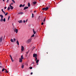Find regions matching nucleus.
Wrapping results in <instances>:
<instances>
[{
	"label": "nucleus",
	"instance_id": "obj_1",
	"mask_svg": "<svg viewBox=\"0 0 76 76\" xmlns=\"http://www.w3.org/2000/svg\"><path fill=\"white\" fill-rule=\"evenodd\" d=\"M33 57H35V61L37 60V54L34 53L33 54Z\"/></svg>",
	"mask_w": 76,
	"mask_h": 76
},
{
	"label": "nucleus",
	"instance_id": "obj_2",
	"mask_svg": "<svg viewBox=\"0 0 76 76\" xmlns=\"http://www.w3.org/2000/svg\"><path fill=\"white\" fill-rule=\"evenodd\" d=\"M32 41V38H30L29 39H28L27 41L26 42L27 44H29V43H31Z\"/></svg>",
	"mask_w": 76,
	"mask_h": 76
},
{
	"label": "nucleus",
	"instance_id": "obj_3",
	"mask_svg": "<svg viewBox=\"0 0 76 76\" xmlns=\"http://www.w3.org/2000/svg\"><path fill=\"white\" fill-rule=\"evenodd\" d=\"M18 30L17 29H16V28H15V29L14 30L15 32H16V34H17V33H18Z\"/></svg>",
	"mask_w": 76,
	"mask_h": 76
},
{
	"label": "nucleus",
	"instance_id": "obj_4",
	"mask_svg": "<svg viewBox=\"0 0 76 76\" xmlns=\"http://www.w3.org/2000/svg\"><path fill=\"white\" fill-rule=\"evenodd\" d=\"M10 9H11V10H12V9H13V6H12V5H11V4H10Z\"/></svg>",
	"mask_w": 76,
	"mask_h": 76
},
{
	"label": "nucleus",
	"instance_id": "obj_5",
	"mask_svg": "<svg viewBox=\"0 0 76 76\" xmlns=\"http://www.w3.org/2000/svg\"><path fill=\"white\" fill-rule=\"evenodd\" d=\"M24 50V47L23 46H21V50L22 51H23V50Z\"/></svg>",
	"mask_w": 76,
	"mask_h": 76
},
{
	"label": "nucleus",
	"instance_id": "obj_6",
	"mask_svg": "<svg viewBox=\"0 0 76 76\" xmlns=\"http://www.w3.org/2000/svg\"><path fill=\"white\" fill-rule=\"evenodd\" d=\"M19 62H20V63H21V62H22V59L19 58Z\"/></svg>",
	"mask_w": 76,
	"mask_h": 76
},
{
	"label": "nucleus",
	"instance_id": "obj_7",
	"mask_svg": "<svg viewBox=\"0 0 76 76\" xmlns=\"http://www.w3.org/2000/svg\"><path fill=\"white\" fill-rule=\"evenodd\" d=\"M18 15H22L23 14V12H20L18 13Z\"/></svg>",
	"mask_w": 76,
	"mask_h": 76
},
{
	"label": "nucleus",
	"instance_id": "obj_8",
	"mask_svg": "<svg viewBox=\"0 0 76 76\" xmlns=\"http://www.w3.org/2000/svg\"><path fill=\"white\" fill-rule=\"evenodd\" d=\"M18 22H19V23H22L23 22V21L22 20H20L18 21Z\"/></svg>",
	"mask_w": 76,
	"mask_h": 76
},
{
	"label": "nucleus",
	"instance_id": "obj_9",
	"mask_svg": "<svg viewBox=\"0 0 76 76\" xmlns=\"http://www.w3.org/2000/svg\"><path fill=\"white\" fill-rule=\"evenodd\" d=\"M27 9H28V7H26L24 8V10H26Z\"/></svg>",
	"mask_w": 76,
	"mask_h": 76
},
{
	"label": "nucleus",
	"instance_id": "obj_10",
	"mask_svg": "<svg viewBox=\"0 0 76 76\" xmlns=\"http://www.w3.org/2000/svg\"><path fill=\"white\" fill-rule=\"evenodd\" d=\"M16 43H17L18 45H19V41H18V40H17V41Z\"/></svg>",
	"mask_w": 76,
	"mask_h": 76
},
{
	"label": "nucleus",
	"instance_id": "obj_11",
	"mask_svg": "<svg viewBox=\"0 0 76 76\" xmlns=\"http://www.w3.org/2000/svg\"><path fill=\"white\" fill-rule=\"evenodd\" d=\"M37 4V2L34 1V2H33V4Z\"/></svg>",
	"mask_w": 76,
	"mask_h": 76
},
{
	"label": "nucleus",
	"instance_id": "obj_12",
	"mask_svg": "<svg viewBox=\"0 0 76 76\" xmlns=\"http://www.w3.org/2000/svg\"><path fill=\"white\" fill-rule=\"evenodd\" d=\"M33 33H34V34H36V32L34 30V29H33Z\"/></svg>",
	"mask_w": 76,
	"mask_h": 76
},
{
	"label": "nucleus",
	"instance_id": "obj_13",
	"mask_svg": "<svg viewBox=\"0 0 76 76\" xmlns=\"http://www.w3.org/2000/svg\"><path fill=\"white\" fill-rule=\"evenodd\" d=\"M21 59H23L24 58H23V55H22L21 56Z\"/></svg>",
	"mask_w": 76,
	"mask_h": 76
},
{
	"label": "nucleus",
	"instance_id": "obj_14",
	"mask_svg": "<svg viewBox=\"0 0 76 76\" xmlns=\"http://www.w3.org/2000/svg\"><path fill=\"white\" fill-rule=\"evenodd\" d=\"M0 17H1V18H3V15H0Z\"/></svg>",
	"mask_w": 76,
	"mask_h": 76
},
{
	"label": "nucleus",
	"instance_id": "obj_15",
	"mask_svg": "<svg viewBox=\"0 0 76 76\" xmlns=\"http://www.w3.org/2000/svg\"><path fill=\"white\" fill-rule=\"evenodd\" d=\"M30 6H31V4H30V3H29V2H28V7H30Z\"/></svg>",
	"mask_w": 76,
	"mask_h": 76
},
{
	"label": "nucleus",
	"instance_id": "obj_16",
	"mask_svg": "<svg viewBox=\"0 0 76 76\" xmlns=\"http://www.w3.org/2000/svg\"><path fill=\"white\" fill-rule=\"evenodd\" d=\"M48 9V7H46V8H45V11L47 10Z\"/></svg>",
	"mask_w": 76,
	"mask_h": 76
},
{
	"label": "nucleus",
	"instance_id": "obj_17",
	"mask_svg": "<svg viewBox=\"0 0 76 76\" xmlns=\"http://www.w3.org/2000/svg\"><path fill=\"white\" fill-rule=\"evenodd\" d=\"M39 62V60L38 59L37 60H36V63H38Z\"/></svg>",
	"mask_w": 76,
	"mask_h": 76
},
{
	"label": "nucleus",
	"instance_id": "obj_18",
	"mask_svg": "<svg viewBox=\"0 0 76 76\" xmlns=\"http://www.w3.org/2000/svg\"><path fill=\"white\" fill-rule=\"evenodd\" d=\"M10 9V7H9L7 8V10H9Z\"/></svg>",
	"mask_w": 76,
	"mask_h": 76
},
{
	"label": "nucleus",
	"instance_id": "obj_19",
	"mask_svg": "<svg viewBox=\"0 0 76 76\" xmlns=\"http://www.w3.org/2000/svg\"><path fill=\"white\" fill-rule=\"evenodd\" d=\"M2 41V37L0 38V42H1Z\"/></svg>",
	"mask_w": 76,
	"mask_h": 76
},
{
	"label": "nucleus",
	"instance_id": "obj_20",
	"mask_svg": "<svg viewBox=\"0 0 76 76\" xmlns=\"http://www.w3.org/2000/svg\"><path fill=\"white\" fill-rule=\"evenodd\" d=\"M24 67V65H23L21 66V68L22 69H23Z\"/></svg>",
	"mask_w": 76,
	"mask_h": 76
},
{
	"label": "nucleus",
	"instance_id": "obj_21",
	"mask_svg": "<svg viewBox=\"0 0 76 76\" xmlns=\"http://www.w3.org/2000/svg\"><path fill=\"white\" fill-rule=\"evenodd\" d=\"M20 7H22V4H20L19 6Z\"/></svg>",
	"mask_w": 76,
	"mask_h": 76
},
{
	"label": "nucleus",
	"instance_id": "obj_22",
	"mask_svg": "<svg viewBox=\"0 0 76 76\" xmlns=\"http://www.w3.org/2000/svg\"><path fill=\"white\" fill-rule=\"evenodd\" d=\"M4 70H5V69L4 68H3L2 69V72H4Z\"/></svg>",
	"mask_w": 76,
	"mask_h": 76
},
{
	"label": "nucleus",
	"instance_id": "obj_23",
	"mask_svg": "<svg viewBox=\"0 0 76 76\" xmlns=\"http://www.w3.org/2000/svg\"><path fill=\"white\" fill-rule=\"evenodd\" d=\"M3 18H1L0 20V21H1V22H3Z\"/></svg>",
	"mask_w": 76,
	"mask_h": 76
},
{
	"label": "nucleus",
	"instance_id": "obj_24",
	"mask_svg": "<svg viewBox=\"0 0 76 76\" xmlns=\"http://www.w3.org/2000/svg\"><path fill=\"white\" fill-rule=\"evenodd\" d=\"M11 59L12 62H13V58H12V57L11 58Z\"/></svg>",
	"mask_w": 76,
	"mask_h": 76
},
{
	"label": "nucleus",
	"instance_id": "obj_25",
	"mask_svg": "<svg viewBox=\"0 0 76 76\" xmlns=\"http://www.w3.org/2000/svg\"><path fill=\"white\" fill-rule=\"evenodd\" d=\"M46 19V17H45L44 18V20H43V22H45V19Z\"/></svg>",
	"mask_w": 76,
	"mask_h": 76
},
{
	"label": "nucleus",
	"instance_id": "obj_26",
	"mask_svg": "<svg viewBox=\"0 0 76 76\" xmlns=\"http://www.w3.org/2000/svg\"><path fill=\"white\" fill-rule=\"evenodd\" d=\"M3 21H4V22H6V19L5 18H4Z\"/></svg>",
	"mask_w": 76,
	"mask_h": 76
},
{
	"label": "nucleus",
	"instance_id": "obj_27",
	"mask_svg": "<svg viewBox=\"0 0 76 76\" xmlns=\"http://www.w3.org/2000/svg\"><path fill=\"white\" fill-rule=\"evenodd\" d=\"M32 18H34V14L33 13H32Z\"/></svg>",
	"mask_w": 76,
	"mask_h": 76
},
{
	"label": "nucleus",
	"instance_id": "obj_28",
	"mask_svg": "<svg viewBox=\"0 0 76 76\" xmlns=\"http://www.w3.org/2000/svg\"><path fill=\"white\" fill-rule=\"evenodd\" d=\"M11 42H13V39H11Z\"/></svg>",
	"mask_w": 76,
	"mask_h": 76
},
{
	"label": "nucleus",
	"instance_id": "obj_29",
	"mask_svg": "<svg viewBox=\"0 0 76 76\" xmlns=\"http://www.w3.org/2000/svg\"><path fill=\"white\" fill-rule=\"evenodd\" d=\"M13 40L14 41V42H15L16 41V39H15V38H14Z\"/></svg>",
	"mask_w": 76,
	"mask_h": 76
},
{
	"label": "nucleus",
	"instance_id": "obj_30",
	"mask_svg": "<svg viewBox=\"0 0 76 76\" xmlns=\"http://www.w3.org/2000/svg\"><path fill=\"white\" fill-rule=\"evenodd\" d=\"M12 2H13V3H15V1H14V0H12Z\"/></svg>",
	"mask_w": 76,
	"mask_h": 76
},
{
	"label": "nucleus",
	"instance_id": "obj_31",
	"mask_svg": "<svg viewBox=\"0 0 76 76\" xmlns=\"http://www.w3.org/2000/svg\"><path fill=\"white\" fill-rule=\"evenodd\" d=\"M9 0H7V3H9Z\"/></svg>",
	"mask_w": 76,
	"mask_h": 76
},
{
	"label": "nucleus",
	"instance_id": "obj_32",
	"mask_svg": "<svg viewBox=\"0 0 76 76\" xmlns=\"http://www.w3.org/2000/svg\"><path fill=\"white\" fill-rule=\"evenodd\" d=\"M8 14V13L7 12V13H6V14L5 15V16H7V14Z\"/></svg>",
	"mask_w": 76,
	"mask_h": 76
},
{
	"label": "nucleus",
	"instance_id": "obj_33",
	"mask_svg": "<svg viewBox=\"0 0 76 76\" xmlns=\"http://www.w3.org/2000/svg\"><path fill=\"white\" fill-rule=\"evenodd\" d=\"M42 10H45V8H43L42 9Z\"/></svg>",
	"mask_w": 76,
	"mask_h": 76
},
{
	"label": "nucleus",
	"instance_id": "obj_34",
	"mask_svg": "<svg viewBox=\"0 0 76 76\" xmlns=\"http://www.w3.org/2000/svg\"><path fill=\"white\" fill-rule=\"evenodd\" d=\"M29 50H28V52H27L26 53L27 54H28V53H29Z\"/></svg>",
	"mask_w": 76,
	"mask_h": 76
},
{
	"label": "nucleus",
	"instance_id": "obj_35",
	"mask_svg": "<svg viewBox=\"0 0 76 76\" xmlns=\"http://www.w3.org/2000/svg\"><path fill=\"white\" fill-rule=\"evenodd\" d=\"M35 36V35L34 34H33L31 36V37H34Z\"/></svg>",
	"mask_w": 76,
	"mask_h": 76
},
{
	"label": "nucleus",
	"instance_id": "obj_36",
	"mask_svg": "<svg viewBox=\"0 0 76 76\" xmlns=\"http://www.w3.org/2000/svg\"><path fill=\"white\" fill-rule=\"evenodd\" d=\"M3 12L4 14H6V12H5L4 11H3Z\"/></svg>",
	"mask_w": 76,
	"mask_h": 76
},
{
	"label": "nucleus",
	"instance_id": "obj_37",
	"mask_svg": "<svg viewBox=\"0 0 76 76\" xmlns=\"http://www.w3.org/2000/svg\"><path fill=\"white\" fill-rule=\"evenodd\" d=\"M10 58H12V55H10Z\"/></svg>",
	"mask_w": 76,
	"mask_h": 76
},
{
	"label": "nucleus",
	"instance_id": "obj_38",
	"mask_svg": "<svg viewBox=\"0 0 76 76\" xmlns=\"http://www.w3.org/2000/svg\"><path fill=\"white\" fill-rule=\"evenodd\" d=\"M10 16H8V20H9V19H10Z\"/></svg>",
	"mask_w": 76,
	"mask_h": 76
},
{
	"label": "nucleus",
	"instance_id": "obj_39",
	"mask_svg": "<svg viewBox=\"0 0 76 76\" xmlns=\"http://www.w3.org/2000/svg\"><path fill=\"white\" fill-rule=\"evenodd\" d=\"M41 25H44V23H43V22L42 23Z\"/></svg>",
	"mask_w": 76,
	"mask_h": 76
},
{
	"label": "nucleus",
	"instance_id": "obj_40",
	"mask_svg": "<svg viewBox=\"0 0 76 76\" xmlns=\"http://www.w3.org/2000/svg\"><path fill=\"white\" fill-rule=\"evenodd\" d=\"M5 70H6V73H8V72L7 71V69H5Z\"/></svg>",
	"mask_w": 76,
	"mask_h": 76
},
{
	"label": "nucleus",
	"instance_id": "obj_41",
	"mask_svg": "<svg viewBox=\"0 0 76 76\" xmlns=\"http://www.w3.org/2000/svg\"><path fill=\"white\" fill-rule=\"evenodd\" d=\"M4 9H6V8H7V7H4Z\"/></svg>",
	"mask_w": 76,
	"mask_h": 76
},
{
	"label": "nucleus",
	"instance_id": "obj_42",
	"mask_svg": "<svg viewBox=\"0 0 76 76\" xmlns=\"http://www.w3.org/2000/svg\"><path fill=\"white\" fill-rule=\"evenodd\" d=\"M0 65H1V66H2V63H1V62H0Z\"/></svg>",
	"mask_w": 76,
	"mask_h": 76
},
{
	"label": "nucleus",
	"instance_id": "obj_43",
	"mask_svg": "<svg viewBox=\"0 0 76 76\" xmlns=\"http://www.w3.org/2000/svg\"><path fill=\"white\" fill-rule=\"evenodd\" d=\"M25 4H24L23 5H22V7H24L25 6Z\"/></svg>",
	"mask_w": 76,
	"mask_h": 76
},
{
	"label": "nucleus",
	"instance_id": "obj_44",
	"mask_svg": "<svg viewBox=\"0 0 76 76\" xmlns=\"http://www.w3.org/2000/svg\"><path fill=\"white\" fill-rule=\"evenodd\" d=\"M25 22H26L25 20H23V23H25Z\"/></svg>",
	"mask_w": 76,
	"mask_h": 76
},
{
	"label": "nucleus",
	"instance_id": "obj_45",
	"mask_svg": "<svg viewBox=\"0 0 76 76\" xmlns=\"http://www.w3.org/2000/svg\"><path fill=\"white\" fill-rule=\"evenodd\" d=\"M13 3H12L11 4V5H13Z\"/></svg>",
	"mask_w": 76,
	"mask_h": 76
},
{
	"label": "nucleus",
	"instance_id": "obj_46",
	"mask_svg": "<svg viewBox=\"0 0 76 76\" xmlns=\"http://www.w3.org/2000/svg\"><path fill=\"white\" fill-rule=\"evenodd\" d=\"M32 69V67H30V69Z\"/></svg>",
	"mask_w": 76,
	"mask_h": 76
},
{
	"label": "nucleus",
	"instance_id": "obj_47",
	"mask_svg": "<svg viewBox=\"0 0 76 76\" xmlns=\"http://www.w3.org/2000/svg\"><path fill=\"white\" fill-rule=\"evenodd\" d=\"M32 74H33V73L31 72V75H32Z\"/></svg>",
	"mask_w": 76,
	"mask_h": 76
},
{
	"label": "nucleus",
	"instance_id": "obj_48",
	"mask_svg": "<svg viewBox=\"0 0 76 76\" xmlns=\"http://www.w3.org/2000/svg\"><path fill=\"white\" fill-rule=\"evenodd\" d=\"M35 48V47H34L33 48V50H34V48Z\"/></svg>",
	"mask_w": 76,
	"mask_h": 76
},
{
	"label": "nucleus",
	"instance_id": "obj_49",
	"mask_svg": "<svg viewBox=\"0 0 76 76\" xmlns=\"http://www.w3.org/2000/svg\"><path fill=\"white\" fill-rule=\"evenodd\" d=\"M2 67V66H0V68H1Z\"/></svg>",
	"mask_w": 76,
	"mask_h": 76
},
{
	"label": "nucleus",
	"instance_id": "obj_50",
	"mask_svg": "<svg viewBox=\"0 0 76 76\" xmlns=\"http://www.w3.org/2000/svg\"><path fill=\"white\" fill-rule=\"evenodd\" d=\"M1 11H2V12H3V9H1Z\"/></svg>",
	"mask_w": 76,
	"mask_h": 76
},
{
	"label": "nucleus",
	"instance_id": "obj_51",
	"mask_svg": "<svg viewBox=\"0 0 76 76\" xmlns=\"http://www.w3.org/2000/svg\"><path fill=\"white\" fill-rule=\"evenodd\" d=\"M32 64H34V62H32Z\"/></svg>",
	"mask_w": 76,
	"mask_h": 76
},
{
	"label": "nucleus",
	"instance_id": "obj_52",
	"mask_svg": "<svg viewBox=\"0 0 76 76\" xmlns=\"http://www.w3.org/2000/svg\"><path fill=\"white\" fill-rule=\"evenodd\" d=\"M3 1H5V0H3Z\"/></svg>",
	"mask_w": 76,
	"mask_h": 76
},
{
	"label": "nucleus",
	"instance_id": "obj_53",
	"mask_svg": "<svg viewBox=\"0 0 76 76\" xmlns=\"http://www.w3.org/2000/svg\"><path fill=\"white\" fill-rule=\"evenodd\" d=\"M34 12H36V11H35Z\"/></svg>",
	"mask_w": 76,
	"mask_h": 76
},
{
	"label": "nucleus",
	"instance_id": "obj_54",
	"mask_svg": "<svg viewBox=\"0 0 76 76\" xmlns=\"http://www.w3.org/2000/svg\"><path fill=\"white\" fill-rule=\"evenodd\" d=\"M27 20H26V22H27Z\"/></svg>",
	"mask_w": 76,
	"mask_h": 76
},
{
	"label": "nucleus",
	"instance_id": "obj_55",
	"mask_svg": "<svg viewBox=\"0 0 76 76\" xmlns=\"http://www.w3.org/2000/svg\"><path fill=\"white\" fill-rule=\"evenodd\" d=\"M38 64H37V65H38Z\"/></svg>",
	"mask_w": 76,
	"mask_h": 76
},
{
	"label": "nucleus",
	"instance_id": "obj_56",
	"mask_svg": "<svg viewBox=\"0 0 76 76\" xmlns=\"http://www.w3.org/2000/svg\"><path fill=\"white\" fill-rule=\"evenodd\" d=\"M2 68H3V66H2Z\"/></svg>",
	"mask_w": 76,
	"mask_h": 76
},
{
	"label": "nucleus",
	"instance_id": "obj_57",
	"mask_svg": "<svg viewBox=\"0 0 76 76\" xmlns=\"http://www.w3.org/2000/svg\"><path fill=\"white\" fill-rule=\"evenodd\" d=\"M12 25H13V24H12Z\"/></svg>",
	"mask_w": 76,
	"mask_h": 76
},
{
	"label": "nucleus",
	"instance_id": "obj_58",
	"mask_svg": "<svg viewBox=\"0 0 76 76\" xmlns=\"http://www.w3.org/2000/svg\"><path fill=\"white\" fill-rule=\"evenodd\" d=\"M47 54H48V53L47 52Z\"/></svg>",
	"mask_w": 76,
	"mask_h": 76
}]
</instances>
